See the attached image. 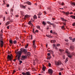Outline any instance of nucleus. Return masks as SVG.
Segmentation results:
<instances>
[{"mask_svg":"<svg viewBox=\"0 0 75 75\" xmlns=\"http://www.w3.org/2000/svg\"><path fill=\"white\" fill-rule=\"evenodd\" d=\"M15 53L17 54V56H16V57H17V59L19 61H20V57L21 56V51H18L17 52L16 51L15 52Z\"/></svg>","mask_w":75,"mask_h":75,"instance_id":"obj_1","label":"nucleus"},{"mask_svg":"<svg viewBox=\"0 0 75 75\" xmlns=\"http://www.w3.org/2000/svg\"><path fill=\"white\" fill-rule=\"evenodd\" d=\"M69 50H68V49H66L65 50L66 52V54L68 56V57H69V58H71L72 57V55H71L70 54V52H69Z\"/></svg>","mask_w":75,"mask_h":75,"instance_id":"obj_2","label":"nucleus"},{"mask_svg":"<svg viewBox=\"0 0 75 75\" xmlns=\"http://www.w3.org/2000/svg\"><path fill=\"white\" fill-rule=\"evenodd\" d=\"M7 58L8 59V61H11L13 60V55H12V54H11V56L9 55H8Z\"/></svg>","mask_w":75,"mask_h":75,"instance_id":"obj_3","label":"nucleus"},{"mask_svg":"<svg viewBox=\"0 0 75 75\" xmlns=\"http://www.w3.org/2000/svg\"><path fill=\"white\" fill-rule=\"evenodd\" d=\"M0 41L1 42L0 46L1 47H3V44H4L3 41V38L2 37H1L0 38Z\"/></svg>","mask_w":75,"mask_h":75,"instance_id":"obj_4","label":"nucleus"},{"mask_svg":"<svg viewBox=\"0 0 75 75\" xmlns=\"http://www.w3.org/2000/svg\"><path fill=\"white\" fill-rule=\"evenodd\" d=\"M20 50V51L21 52V53L23 52L25 54H26L27 52V50L25 49H23L21 48V49Z\"/></svg>","mask_w":75,"mask_h":75,"instance_id":"obj_5","label":"nucleus"},{"mask_svg":"<svg viewBox=\"0 0 75 75\" xmlns=\"http://www.w3.org/2000/svg\"><path fill=\"white\" fill-rule=\"evenodd\" d=\"M55 65L57 66H59L60 65H61V62L60 61L55 62Z\"/></svg>","mask_w":75,"mask_h":75,"instance_id":"obj_6","label":"nucleus"},{"mask_svg":"<svg viewBox=\"0 0 75 75\" xmlns=\"http://www.w3.org/2000/svg\"><path fill=\"white\" fill-rule=\"evenodd\" d=\"M25 54L27 57H30L31 55V53L30 52H26Z\"/></svg>","mask_w":75,"mask_h":75,"instance_id":"obj_7","label":"nucleus"},{"mask_svg":"<svg viewBox=\"0 0 75 75\" xmlns=\"http://www.w3.org/2000/svg\"><path fill=\"white\" fill-rule=\"evenodd\" d=\"M52 71H53L52 70V69H49L48 70L49 73L51 75L52 74Z\"/></svg>","mask_w":75,"mask_h":75,"instance_id":"obj_8","label":"nucleus"},{"mask_svg":"<svg viewBox=\"0 0 75 75\" xmlns=\"http://www.w3.org/2000/svg\"><path fill=\"white\" fill-rule=\"evenodd\" d=\"M74 46L73 45H71L70 46V49L71 50H74Z\"/></svg>","mask_w":75,"mask_h":75,"instance_id":"obj_9","label":"nucleus"},{"mask_svg":"<svg viewBox=\"0 0 75 75\" xmlns=\"http://www.w3.org/2000/svg\"><path fill=\"white\" fill-rule=\"evenodd\" d=\"M32 22V21H29V22L28 23V24L29 25H31V26H33L34 25L33 24L31 23Z\"/></svg>","mask_w":75,"mask_h":75,"instance_id":"obj_10","label":"nucleus"},{"mask_svg":"<svg viewBox=\"0 0 75 75\" xmlns=\"http://www.w3.org/2000/svg\"><path fill=\"white\" fill-rule=\"evenodd\" d=\"M30 16H29L28 15H25L24 17V19L25 20L26 19V18H28V17H30Z\"/></svg>","mask_w":75,"mask_h":75,"instance_id":"obj_11","label":"nucleus"},{"mask_svg":"<svg viewBox=\"0 0 75 75\" xmlns=\"http://www.w3.org/2000/svg\"><path fill=\"white\" fill-rule=\"evenodd\" d=\"M60 18L61 19V20H62V21H65V22H67V20L63 18Z\"/></svg>","mask_w":75,"mask_h":75,"instance_id":"obj_12","label":"nucleus"},{"mask_svg":"<svg viewBox=\"0 0 75 75\" xmlns=\"http://www.w3.org/2000/svg\"><path fill=\"white\" fill-rule=\"evenodd\" d=\"M21 14L22 16H24V11H22L21 12Z\"/></svg>","mask_w":75,"mask_h":75,"instance_id":"obj_13","label":"nucleus"},{"mask_svg":"<svg viewBox=\"0 0 75 75\" xmlns=\"http://www.w3.org/2000/svg\"><path fill=\"white\" fill-rule=\"evenodd\" d=\"M47 24H50V25H54V23H51L50 21H47Z\"/></svg>","mask_w":75,"mask_h":75,"instance_id":"obj_14","label":"nucleus"},{"mask_svg":"<svg viewBox=\"0 0 75 75\" xmlns=\"http://www.w3.org/2000/svg\"><path fill=\"white\" fill-rule=\"evenodd\" d=\"M56 42V41L55 40H52L51 41V42L52 43H55Z\"/></svg>","mask_w":75,"mask_h":75,"instance_id":"obj_15","label":"nucleus"},{"mask_svg":"<svg viewBox=\"0 0 75 75\" xmlns=\"http://www.w3.org/2000/svg\"><path fill=\"white\" fill-rule=\"evenodd\" d=\"M59 51H60V52H63V51H64V50L61 49H59Z\"/></svg>","mask_w":75,"mask_h":75,"instance_id":"obj_16","label":"nucleus"},{"mask_svg":"<svg viewBox=\"0 0 75 75\" xmlns=\"http://www.w3.org/2000/svg\"><path fill=\"white\" fill-rule=\"evenodd\" d=\"M45 68H46V67H45L44 66V67H43L42 68V71H45Z\"/></svg>","mask_w":75,"mask_h":75,"instance_id":"obj_17","label":"nucleus"},{"mask_svg":"<svg viewBox=\"0 0 75 75\" xmlns=\"http://www.w3.org/2000/svg\"><path fill=\"white\" fill-rule=\"evenodd\" d=\"M70 17H71L72 18H74V19H75V16L71 15L70 16Z\"/></svg>","mask_w":75,"mask_h":75,"instance_id":"obj_18","label":"nucleus"},{"mask_svg":"<svg viewBox=\"0 0 75 75\" xmlns=\"http://www.w3.org/2000/svg\"><path fill=\"white\" fill-rule=\"evenodd\" d=\"M25 6H24L23 5H21V7H22V8H25Z\"/></svg>","mask_w":75,"mask_h":75,"instance_id":"obj_19","label":"nucleus"},{"mask_svg":"<svg viewBox=\"0 0 75 75\" xmlns=\"http://www.w3.org/2000/svg\"><path fill=\"white\" fill-rule=\"evenodd\" d=\"M33 18L34 20H35V19H37V16H36V15H34V16H33Z\"/></svg>","mask_w":75,"mask_h":75,"instance_id":"obj_20","label":"nucleus"},{"mask_svg":"<svg viewBox=\"0 0 75 75\" xmlns=\"http://www.w3.org/2000/svg\"><path fill=\"white\" fill-rule=\"evenodd\" d=\"M22 58L23 59H25V58H26V56H22Z\"/></svg>","mask_w":75,"mask_h":75,"instance_id":"obj_21","label":"nucleus"},{"mask_svg":"<svg viewBox=\"0 0 75 75\" xmlns=\"http://www.w3.org/2000/svg\"><path fill=\"white\" fill-rule=\"evenodd\" d=\"M46 36L47 37H49V38H51V36L49 35H47Z\"/></svg>","mask_w":75,"mask_h":75,"instance_id":"obj_22","label":"nucleus"},{"mask_svg":"<svg viewBox=\"0 0 75 75\" xmlns=\"http://www.w3.org/2000/svg\"><path fill=\"white\" fill-rule=\"evenodd\" d=\"M27 3H28V4L29 5H31V2H29V1H28L27 2Z\"/></svg>","mask_w":75,"mask_h":75,"instance_id":"obj_23","label":"nucleus"},{"mask_svg":"<svg viewBox=\"0 0 75 75\" xmlns=\"http://www.w3.org/2000/svg\"><path fill=\"white\" fill-rule=\"evenodd\" d=\"M9 42L10 44H13V40H9Z\"/></svg>","mask_w":75,"mask_h":75,"instance_id":"obj_24","label":"nucleus"},{"mask_svg":"<svg viewBox=\"0 0 75 75\" xmlns=\"http://www.w3.org/2000/svg\"><path fill=\"white\" fill-rule=\"evenodd\" d=\"M13 42L14 44H17V41L16 40L13 41Z\"/></svg>","mask_w":75,"mask_h":75,"instance_id":"obj_25","label":"nucleus"},{"mask_svg":"<svg viewBox=\"0 0 75 75\" xmlns=\"http://www.w3.org/2000/svg\"><path fill=\"white\" fill-rule=\"evenodd\" d=\"M42 14L41 13V12H39L38 14V16H41Z\"/></svg>","mask_w":75,"mask_h":75,"instance_id":"obj_26","label":"nucleus"},{"mask_svg":"<svg viewBox=\"0 0 75 75\" xmlns=\"http://www.w3.org/2000/svg\"><path fill=\"white\" fill-rule=\"evenodd\" d=\"M9 24H10V22L8 21L6 23V25H8Z\"/></svg>","mask_w":75,"mask_h":75,"instance_id":"obj_27","label":"nucleus"},{"mask_svg":"<svg viewBox=\"0 0 75 75\" xmlns=\"http://www.w3.org/2000/svg\"><path fill=\"white\" fill-rule=\"evenodd\" d=\"M75 38H73L72 40V42H75Z\"/></svg>","mask_w":75,"mask_h":75,"instance_id":"obj_28","label":"nucleus"},{"mask_svg":"<svg viewBox=\"0 0 75 75\" xmlns=\"http://www.w3.org/2000/svg\"><path fill=\"white\" fill-rule=\"evenodd\" d=\"M48 52H52L53 53V51H52V50H47Z\"/></svg>","mask_w":75,"mask_h":75,"instance_id":"obj_29","label":"nucleus"},{"mask_svg":"<svg viewBox=\"0 0 75 75\" xmlns=\"http://www.w3.org/2000/svg\"><path fill=\"white\" fill-rule=\"evenodd\" d=\"M36 27L38 28V29H39V30L40 29V26H37Z\"/></svg>","mask_w":75,"mask_h":75,"instance_id":"obj_30","label":"nucleus"},{"mask_svg":"<svg viewBox=\"0 0 75 75\" xmlns=\"http://www.w3.org/2000/svg\"><path fill=\"white\" fill-rule=\"evenodd\" d=\"M69 11L67 12L66 13V15H68V14H69Z\"/></svg>","mask_w":75,"mask_h":75,"instance_id":"obj_31","label":"nucleus"},{"mask_svg":"<svg viewBox=\"0 0 75 75\" xmlns=\"http://www.w3.org/2000/svg\"><path fill=\"white\" fill-rule=\"evenodd\" d=\"M22 75H26V73H25V72H22Z\"/></svg>","mask_w":75,"mask_h":75,"instance_id":"obj_32","label":"nucleus"},{"mask_svg":"<svg viewBox=\"0 0 75 75\" xmlns=\"http://www.w3.org/2000/svg\"><path fill=\"white\" fill-rule=\"evenodd\" d=\"M34 30H35L34 29V28L33 29L32 32H33V33L34 34H35V32H34Z\"/></svg>","mask_w":75,"mask_h":75,"instance_id":"obj_33","label":"nucleus"},{"mask_svg":"<svg viewBox=\"0 0 75 75\" xmlns=\"http://www.w3.org/2000/svg\"><path fill=\"white\" fill-rule=\"evenodd\" d=\"M42 24H44V25H45L46 23H45V21H43Z\"/></svg>","mask_w":75,"mask_h":75,"instance_id":"obj_34","label":"nucleus"},{"mask_svg":"<svg viewBox=\"0 0 75 75\" xmlns=\"http://www.w3.org/2000/svg\"><path fill=\"white\" fill-rule=\"evenodd\" d=\"M71 54L73 55H75V53L73 52L71 53Z\"/></svg>","mask_w":75,"mask_h":75,"instance_id":"obj_35","label":"nucleus"},{"mask_svg":"<svg viewBox=\"0 0 75 75\" xmlns=\"http://www.w3.org/2000/svg\"><path fill=\"white\" fill-rule=\"evenodd\" d=\"M65 27V26L63 25L62 27V30H64V27Z\"/></svg>","mask_w":75,"mask_h":75,"instance_id":"obj_36","label":"nucleus"},{"mask_svg":"<svg viewBox=\"0 0 75 75\" xmlns=\"http://www.w3.org/2000/svg\"><path fill=\"white\" fill-rule=\"evenodd\" d=\"M71 4L72 5H74V6H75V3L73 2V3H71Z\"/></svg>","mask_w":75,"mask_h":75,"instance_id":"obj_37","label":"nucleus"},{"mask_svg":"<svg viewBox=\"0 0 75 75\" xmlns=\"http://www.w3.org/2000/svg\"><path fill=\"white\" fill-rule=\"evenodd\" d=\"M35 41H36V40H34L33 41V43H35Z\"/></svg>","mask_w":75,"mask_h":75,"instance_id":"obj_38","label":"nucleus"},{"mask_svg":"<svg viewBox=\"0 0 75 75\" xmlns=\"http://www.w3.org/2000/svg\"><path fill=\"white\" fill-rule=\"evenodd\" d=\"M28 44H27L26 46H25V48H27L28 47Z\"/></svg>","mask_w":75,"mask_h":75,"instance_id":"obj_39","label":"nucleus"},{"mask_svg":"<svg viewBox=\"0 0 75 75\" xmlns=\"http://www.w3.org/2000/svg\"><path fill=\"white\" fill-rule=\"evenodd\" d=\"M48 65H49V67H51V64L50 63H49Z\"/></svg>","mask_w":75,"mask_h":75,"instance_id":"obj_40","label":"nucleus"},{"mask_svg":"<svg viewBox=\"0 0 75 75\" xmlns=\"http://www.w3.org/2000/svg\"><path fill=\"white\" fill-rule=\"evenodd\" d=\"M51 56L49 57H48L47 58V59H51Z\"/></svg>","mask_w":75,"mask_h":75,"instance_id":"obj_41","label":"nucleus"},{"mask_svg":"<svg viewBox=\"0 0 75 75\" xmlns=\"http://www.w3.org/2000/svg\"><path fill=\"white\" fill-rule=\"evenodd\" d=\"M69 39H70V40H72V37H69Z\"/></svg>","mask_w":75,"mask_h":75,"instance_id":"obj_42","label":"nucleus"},{"mask_svg":"<svg viewBox=\"0 0 75 75\" xmlns=\"http://www.w3.org/2000/svg\"><path fill=\"white\" fill-rule=\"evenodd\" d=\"M47 54L48 55V56H50L51 55V54L50 53H47Z\"/></svg>","mask_w":75,"mask_h":75,"instance_id":"obj_43","label":"nucleus"},{"mask_svg":"<svg viewBox=\"0 0 75 75\" xmlns=\"http://www.w3.org/2000/svg\"><path fill=\"white\" fill-rule=\"evenodd\" d=\"M72 25H73V26H75V22L73 23V24H72Z\"/></svg>","mask_w":75,"mask_h":75,"instance_id":"obj_44","label":"nucleus"},{"mask_svg":"<svg viewBox=\"0 0 75 75\" xmlns=\"http://www.w3.org/2000/svg\"><path fill=\"white\" fill-rule=\"evenodd\" d=\"M65 41H66V42H68V39H65Z\"/></svg>","mask_w":75,"mask_h":75,"instance_id":"obj_45","label":"nucleus"},{"mask_svg":"<svg viewBox=\"0 0 75 75\" xmlns=\"http://www.w3.org/2000/svg\"><path fill=\"white\" fill-rule=\"evenodd\" d=\"M9 6H10V5H9V4H7L6 5V6L7 7H9Z\"/></svg>","mask_w":75,"mask_h":75,"instance_id":"obj_46","label":"nucleus"},{"mask_svg":"<svg viewBox=\"0 0 75 75\" xmlns=\"http://www.w3.org/2000/svg\"><path fill=\"white\" fill-rule=\"evenodd\" d=\"M57 46V47H59V45H60V44H57L56 45Z\"/></svg>","mask_w":75,"mask_h":75,"instance_id":"obj_47","label":"nucleus"},{"mask_svg":"<svg viewBox=\"0 0 75 75\" xmlns=\"http://www.w3.org/2000/svg\"><path fill=\"white\" fill-rule=\"evenodd\" d=\"M43 13H44V14L45 15V14H47V13H46V12H45V11H44L43 12Z\"/></svg>","mask_w":75,"mask_h":75,"instance_id":"obj_48","label":"nucleus"},{"mask_svg":"<svg viewBox=\"0 0 75 75\" xmlns=\"http://www.w3.org/2000/svg\"><path fill=\"white\" fill-rule=\"evenodd\" d=\"M53 47H55V45H55V44H53Z\"/></svg>","mask_w":75,"mask_h":75,"instance_id":"obj_49","label":"nucleus"},{"mask_svg":"<svg viewBox=\"0 0 75 75\" xmlns=\"http://www.w3.org/2000/svg\"><path fill=\"white\" fill-rule=\"evenodd\" d=\"M30 37L31 38V40H33V35H32L31 36H30Z\"/></svg>","mask_w":75,"mask_h":75,"instance_id":"obj_50","label":"nucleus"},{"mask_svg":"<svg viewBox=\"0 0 75 75\" xmlns=\"http://www.w3.org/2000/svg\"><path fill=\"white\" fill-rule=\"evenodd\" d=\"M33 48H36V47L35 45L33 46Z\"/></svg>","mask_w":75,"mask_h":75,"instance_id":"obj_51","label":"nucleus"},{"mask_svg":"<svg viewBox=\"0 0 75 75\" xmlns=\"http://www.w3.org/2000/svg\"><path fill=\"white\" fill-rule=\"evenodd\" d=\"M63 24L64 25H66V23H65L64 22L63 23Z\"/></svg>","mask_w":75,"mask_h":75,"instance_id":"obj_52","label":"nucleus"},{"mask_svg":"<svg viewBox=\"0 0 75 75\" xmlns=\"http://www.w3.org/2000/svg\"><path fill=\"white\" fill-rule=\"evenodd\" d=\"M64 2H62V6H64Z\"/></svg>","mask_w":75,"mask_h":75,"instance_id":"obj_53","label":"nucleus"},{"mask_svg":"<svg viewBox=\"0 0 75 75\" xmlns=\"http://www.w3.org/2000/svg\"><path fill=\"white\" fill-rule=\"evenodd\" d=\"M35 33H38V30H36L35 31Z\"/></svg>","mask_w":75,"mask_h":75,"instance_id":"obj_54","label":"nucleus"},{"mask_svg":"<svg viewBox=\"0 0 75 75\" xmlns=\"http://www.w3.org/2000/svg\"><path fill=\"white\" fill-rule=\"evenodd\" d=\"M67 61H68V60L67 59L65 61V62H67Z\"/></svg>","mask_w":75,"mask_h":75,"instance_id":"obj_55","label":"nucleus"},{"mask_svg":"<svg viewBox=\"0 0 75 75\" xmlns=\"http://www.w3.org/2000/svg\"><path fill=\"white\" fill-rule=\"evenodd\" d=\"M9 26H8L7 27V29H9Z\"/></svg>","mask_w":75,"mask_h":75,"instance_id":"obj_56","label":"nucleus"},{"mask_svg":"<svg viewBox=\"0 0 75 75\" xmlns=\"http://www.w3.org/2000/svg\"><path fill=\"white\" fill-rule=\"evenodd\" d=\"M52 20H55V18H52Z\"/></svg>","mask_w":75,"mask_h":75,"instance_id":"obj_57","label":"nucleus"},{"mask_svg":"<svg viewBox=\"0 0 75 75\" xmlns=\"http://www.w3.org/2000/svg\"><path fill=\"white\" fill-rule=\"evenodd\" d=\"M19 62L20 63H22L23 62H22V61H21V60L19 61Z\"/></svg>","mask_w":75,"mask_h":75,"instance_id":"obj_58","label":"nucleus"},{"mask_svg":"<svg viewBox=\"0 0 75 75\" xmlns=\"http://www.w3.org/2000/svg\"><path fill=\"white\" fill-rule=\"evenodd\" d=\"M11 11H12V12H13V8L11 9Z\"/></svg>","mask_w":75,"mask_h":75,"instance_id":"obj_59","label":"nucleus"},{"mask_svg":"<svg viewBox=\"0 0 75 75\" xmlns=\"http://www.w3.org/2000/svg\"><path fill=\"white\" fill-rule=\"evenodd\" d=\"M73 14V13H72V12H71L70 13H69V14Z\"/></svg>","mask_w":75,"mask_h":75,"instance_id":"obj_60","label":"nucleus"},{"mask_svg":"<svg viewBox=\"0 0 75 75\" xmlns=\"http://www.w3.org/2000/svg\"><path fill=\"white\" fill-rule=\"evenodd\" d=\"M16 17H18L19 16H18V15H16Z\"/></svg>","mask_w":75,"mask_h":75,"instance_id":"obj_61","label":"nucleus"},{"mask_svg":"<svg viewBox=\"0 0 75 75\" xmlns=\"http://www.w3.org/2000/svg\"><path fill=\"white\" fill-rule=\"evenodd\" d=\"M50 33H52V30H50Z\"/></svg>","mask_w":75,"mask_h":75,"instance_id":"obj_62","label":"nucleus"},{"mask_svg":"<svg viewBox=\"0 0 75 75\" xmlns=\"http://www.w3.org/2000/svg\"><path fill=\"white\" fill-rule=\"evenodd\" d=\"M59 75H61V73L60 72H59Z\"/></svg>","mask_w":75,"mask_h":75,"instance_id":"obj_63","label":"nucleus"},{"mask_svg":"<svg viewBox=\"0 0 75 75\" xmlns=\"http://www.w3.org/2000/svg\"><path fill=\"white\" fill-rule=\"evenodd\" d=\"M5 21V17H4V21Z\"/></svg>","mask_w":75,"mask_h":75,"instance_id":"obj_64","label":"nucleus"}]
</instances>
